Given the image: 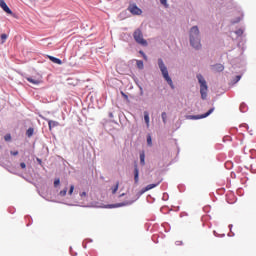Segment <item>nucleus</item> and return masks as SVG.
<instances>
[{
    "instance_id": "obj_1",
    "label": "nucleus",
    "mask_w": 256,
    "mask_h": 256,
    "mask_svg": "<svg viewBox=\"0 0 256 256\" xmlns=\"http://www.w3.org/2000/svg\"><path fill=\"white\" fill-rule=\"evenodd\" d=\"M190 45L194 49H201V38L199 36V27L193 26L190 29Z\"/></svg>"
},
{
    "instance_id": "obj_2",
    "label": "nucleus",
    "mask_w": 256,
    "mask_h": 256,
    "mask_svg": "<svg viewBox=\"0 0 256 256\" xmlns=\"http://www.w3.org/2000/svg\"><path fill=\"white\" fill-rule=\"evenodd\" d=\"M158 66L165 81L168 83V85H170L171 89H175V86L173 85V80L169 76V70H167V66H165L163 59H158Z\"/></svg>"
},
{
    "instance_id": "obj_3",
    "label": "nucleus",
    "mask_w": 256,
    "mask_h": 256,
    "mask_svg": "<svg viewBox=\"0 0 256 256\" xmlns=\"http://www.w3.org/2000/svg\"><path fill=\"white\" fill-rule=\"evenodd\" d=\"M198 82L200 84V95L201 99H207V91H209V87L207 86V81L203 77V75L198 74L197 76Z\"/></svg>"
},
{
    "instance_id": "obj_4",
    "label": "nucleus",
    "mask_w": 256,
    "mask_h": 256,
    "mask_svg": "<svg viewBox=\"0 0 256 256\" xmlns=\"http://www.w3.org/2000/svg\"><path fill=\"white\" fill-rule=\"evenodd\" d=\"M133 38L138 45H142V47H147L148 43L147 40L143 39V32L141 29H136L133 33Z\"/></svg>"
},
{
    "instance_id": "obj_5",
    "label": "nucleus",
    "mask_w": 256,
    "mask_h": 256,
    "mask_svg": "<svg viewBox=\"0 0 256 256\" xmlns=\"http://www.w3.org/2000/svg\"><path fill=\"white\" fill-rule=\"evenodd\" d=\"M128 11L132 14V15H142L143 10H141V8L137 7V4L135 3H131L128 6Z\"/></svg>"
},
{
    "instance_id": "obj_6",
    "label": "nucleus",
    "mask_w": 256,
    "mask_h": 256,
    "mask_svg": "<svg viewBox=\"0 0 256 256\" xmlns=\"http://www.w3.org/2000/svg\"><path fill=\"white\" fill-rule=\"evenodd\" d=\"M0 7L8 15H13V11H11V8H9V6H7V3H5V0H0Z\"/></svg>"
},
{
    "instance_id": "obj_7",
    "label": "nucleus",
    "mask_w": 256,
    "mask_h": 256,
    "mask_svg": "<svg viewBox=\"0 0 256 256\" xmlns=\"http://www.w3.org/2000/svg\"><path fill=\"white\" fill-rule=\"evenodd\" d=\"M214 111H215V108H211L205 114L197 115V116H191V119H205L206 117H209V115H211V113H213Z\"/></svg>"
},
{
    "instance_id": "obj_8",
    "label": "nucleus",
    "mask_w": 256,
    "mask_h": 256,
    "mask_svg": "<svg viewBox=\"0 0 256 256\" xmlns=\"http://www.w3.org/2000/svg\"><path fill=\"white\" fill-rule=\"evenodd\" d=\"M161 182H158L156 184H149L147 185L145 188H143L141 190V195H143V193H147V191H151V189H155V187H158V185L160 184Z\"/></svg>"
},
{
    "instance_id": "obj_9",
    "label": "nucleus",
    "mask_w": 256,
    "mask_h": 256,
    "mask_svg": "<svg viewBox=\"0 0 256 256\" xmlns=\"http://www.w3.org/2000/svg\"><path fill=\"white\" fill-rule=\"evenodd\" d=\"M134 181L135 183H139V167L137 164L134 165Z\"/></svg>"
},
{
    "instance_id": "obj_10",
    "label": "nucleus",
    "mask_w": 256,
    "mask_h": 256,
    "mask_svg": "<svg viewBox=\"0 0 256 256\" xmlns=\"http://www.w3.org/2000/svg\"><path fill=\"white\" fill-rule=\"evenodd\" d=\"M26 80H27L29 83H32V85H40V83H41V78L34 79V78H32V77H27Z\"/></svg>"
},
{
    "instance_id": "obj_11",
    "label": "nucleus",
    "mask_w": 256,
    "mask_h": 256,
    "mask_svg": "<svg viewBox=\"0 0 256 256\" xmlns=\"http://www.w3.org/2000/svg\"><path fill=\"white\" fill-rule=\"evenodd\" d=\"M48 59L52 61V63H55L56 65H63V61L59 58H55L54 56H48Z\"/></svg>"
},
{
    "instance_id": "obj_12",
    "label": "nucleus",
    "mask_w": 256,
    "mask_h": 256,
    "mask_svg": "<svg viewBox=\"0 0 256 256\" xmlns=\"http://www.w3.org/2000/svg\"><path fill=\"white\" fill-rule=\"evenodd\" d=\"M48 127H49V130L51 131L53 128L59 127V122L50 120L48 122Z\"/></svg>"
},
{
    "instance_id": "obj_13",
    "label": "nucleus",
    "mask_w": 256,
    "mask_h": 256,
    "mask_svg": "<svg viewBox=\"0 0 256 256\" xmlns=\"http://www.w3.org/2000/svg\"><path fill=\"white\" fill-rule=\"evenodd\" d=\"M213 69H214V71L221 72L225 69V67L221 64H216V65L213 66Z\"/></svg>"
},
{
    "instance_id": "obj_14",
    "label": "nucleus",
    "mask_w": 256,
    "mask_h": 256,
    "mask_svg": "<svg viewBox=\"0 0 256 256\" xmlns=\"http://www.w3.org/2000/svg\"><path fill=\"white\" fill-rule=\"evenodd\" d=\"M144 121H145L147 127H149V112H147V111L144 112Z\"/></svg>"
},
{
    "instance_id": "obj_15",
    "label": "nucleus",
    "mask_w": 256,
    "mask_h": 256,
    "mask_svg": "<svg viewBox=\"0 0 256 256\" xmlns=\"http://www.w3.org/2000/svg\"><path fill=\"white\" fill-rule=\"evenodd\" d=\"M140 165H145V152L140 153Z\"/></svg>"
},
{
    "instance_id": "obj_16",
    "label": "nucleus",
    "mask_w": 256,
    "mask_h": 256,
    "mask_svg": "<svg viewBox=\"0 0 256 256\" xmlns=\"http://www.w3.org/2000/svg\"><path fill=\"white\" fill-rule=\"evenodd\" d=\"M136 65L138 69H143L144 67L143 60H137Z\"/></svg>"
},
{
    "instance_id": "obj_17",
    "label": "nucleus",
    "mask_w": 256,
    "mask_h": 256,
    "mask_svg": "<svg viewBox=\"0 0 256 256\" xmlns=\"http://www.w3.org/2000/svg\"><path fill=\"white\" fill-rule=\"evenodd\" d=\"M33 133H34V129H33V128H29V129L26 131L27 137H33Z\"/></svg>"
},
{
    "instance_id": "obj_18",
    "label": "nucleus",
    "mask_w": 256,
    "mask_h": 256,
    "mask_svg": "<svg viewBox=\"0 0 256 256\" xmlns=\"http://www.w3.org/2000/svg\"><path fill=\"white\" fill-rule=\"evenodd\" d=\"M119 191V182L116 183V185L112 188V194L115 195Z\"/></svg>"
},
{
    "instance_id": "obj_19",
    "label": "nucleus",
    "mask_w": 256,
    "mask_h": 256,
    "mask_svg": "<svg viewBox=\"0 0 256 256\" xmlns=\"http://www.w3.org/2000/svg\"><path fill=\"white\" fill-rule=\"evenodd\" d=\"M147 144L151 147V145H153V140L151 138V134L147 135Z\"/></svg>"
},
{
    "instance_id": "obj_20",
    "label": "nucleus",
    "mask_w": 256,
    "mask_h": 256,
    "mask_svg": "<svg viewBox=\"0 0 256 256\" xmlns=\"http://www.w3.org/2000/svg\"><path fill=\"white\" fill-rule=\"evenodd\" d=\"M59 195H60V197H65V195H67V188H64L63 190H61L59 192Z\"/></svg>"
},
{
    "instance_id": "obj_21",
    "label": "nucleus",
    "mask_w": 256,
    "mask_h": 256,
    "mask_svg": "<svg viewBox=\"0 0 256 256\" xmlns=\"http://www.w3.org/2000/svg\"><path fill=\"white\" fill-rule=\"evenodd\" d=\"M162 120H163V123H167V113L165 112L162 113Z\"/></svg>"
},
{
    "instance_id": "obj_22",
    "label": "nucleus",
    "mask_w": 256,
    "mask_h": 256,
    "mask_svg": "<svg viewBox=\"0 0 256 256\" xmlns=\"http://www.w3.org/2000/svg\"><path fill=\"white\" fill-rule=\"evenodd\" d=\"M60 184H61V180L59 178L54 180V187H57Z\"/></svg>"
},
{
    "instance_id": "obj_23",
    "label": "nucleus",
    "mask_w": 256,
    "mask_h": 256,
    "mask_svg": "<svg viewBox=\"0 0 256 256\" xmlns=\"http://www.w3.org/2000/svg\"><path fill=\"white\" fill-rule=\"evenodd\" d=\"M73 191H75V186L71 185L68 194L73 195Z\"/></svg>"
},
{
    "instance_id": "obj_24",
    "label": "nucleus",
    "mask_w": 256,
    "mask_h": 256,
    "mask_svg": "<svg viewBox=\"0 0 256 256\" xmlns=\"http://www.w3.org/2000/svg\"><path fill=\"white\" fill-rule=\"evenodd\" d=\"M1 41H2V43H5V41H7V34L1 35Z\"/></svg>"
},
{
    "instance_id": "obj_25",
    "label": "nucleus",
    "mask_w": 256,
    "mask_h": 256,
    "mask_svg": "<svg viewBox=\"0 0 256 256\" xmlns=\"http://www.w3.org/2000/svg\"><path fill=\"white\" fill-rule=\"evenodd\" d=\"M122 97L126 100V101H129V96H127V94H125V92L121 91L120 92Z\"/></svg>"
},
{
    "instance_id": "obj_26",
    "label": "nucleus",
    "mask_w": 256,
    "mask_h": 256,
    "mask_svg": "<svg viewBox=\"0 0 256 256\" xmlns=\"http://www.w3.org/2000/svg\"><path fill=\"white\" fill-rule=\"evenodd\" d=\"M161 5H164V7H169L167 4V0H160Z\"/></svg>"
},
{
    "instance_id": "obj_27",
    "label": "nucleus",
    "mask_w": 256,
    "mask_h": 256,
    "mask_svg": "<svg viewBox=\"0 0 256 256\" xmlns=\"http://www.w3.org/2000/svg\"><path fill=\"white\" fill-rule=\"evenodd\" d=\"M4 139H5V141H10L11 140V134H6L4 136Z\"/></svg>"
},
{
    "instance_id": "obj_28",
    "label": "nucleus",
    "mask_w": 256,
    "mask_h": 256,
    "mask_svg": "<svg viewBox=\"0 0 256 256\" xmlns=\"http://www.w3.org/2000/svg\"><path fill=\"white\" fill-rule=\"evenodd\" d=\"M20 167H21V169H26L27 165L25 164V162H21Z\"/></svg>"
},
{
    "instance_id": "obj_29",
    "label": "nucleus",
    "mask_w": 256,
    "mask_h": 256,
    "mask_svg": "<svg viewBox=\"0 0 256 256\" xmlns=\"http://www.w3.org/2000/svg\"><path fill=\"white\" fill-rule=\"evenodd\" d=\"M10 153H11V155H13L14 157L17 156V155H19V151H14V152L11 151Z\"/></svg>"
},
{
    "instance_id": "obj_30",
    "label": "nucleus",
    "mask_w": 256,
    "mask_h": 256,
    "mask_svg": "<svg viewBox=\"0 0 256 256\" xmlns=\"http://www.w3.org/2000/svg\"><path fill=\"white\" fill-rule=\"evenodd\" d=\"M80 197H87V192H82V193L80 194Z\"/></svg>"
},
{
    "instance_id": "obj_31",
    "label": "nucleus",
    "mask_w": 256,
    "mask_h": 256,
    "mask_svg": "<svg viewBox=\"0 0 256 256\" xmlns=\"http://www.w3.org/2000/svg\"><path fill=\"white\" fill-rule=\"evenodd\" d=\"M239 81H241V76L238 75V76H236V83Z\"/></svg>"
},
{
    "instance_id": "obj_32",
    "label": "nucleus",
    "mask_w": 256,
    "mask_h": 256,
    "mask_svg": "<svg viewBox=\"0 0 256 256\" xmlns=\"http://www.w3.org/2000/svg\"><path fill=\"white\" fill-rule=\"evenodd\" d=\"M142 57H143V59H144L145 61H147V55H146V54H143Z\"/></svg>"
},
{
    "instance_id": "obj_33",
    "label": "nucleus",
    "mask_w": 256,
    "mask_h": 256,
    "mask_svg": "<svg viewBox=\"0 0 256 256\" xmlns=\"http://www.w3.org/2000/svg\"><path fill=\"white\" fill-rule=\"evenodd\" d=\"M115 207H123V204H117Z\"/></svg>"
},
{
    "instance_id": "obj_34",
    "label": "nucleus",
    "mask_w": 256,
    "mask_h": 256,
    "mask_svg": "<svg viewBox=\"0 0 256 256\" xmlns=\"http://www.w3.org/2000/svg\"><path fill=\"white\" fill-rule=\"evenodd\" d=\"M139 53H140V55H145V52H143V51H140Z\"/></svg>"
},
{
    "instance_id": "obj_35",
    "label": "nucleus",
    "mask_w": 256,
    "mask_h": 256,
    "mask_svg": "<svg viewBox=\"0 0 256 256\" xmlns=\"http://www.w3.org/2000/svg\"><path fill=\"white\" fill-rule=\"evenodd\" d=\"M38 163H41V159L37 158Z\"/></svg>"
},
{
    "instance_id": "obj_36",
    "label": "nucleus",
    "mask_w": 256,
    "mask_h": 256,
    "mask_svg": "<svg viewBox=\"0 0 256 256\" xmlns=\"http://www.w3.org/2000/svg\"><path fill=\"white\" fill-rule=\"evenodd\" d=\"M240 109H243V105L240 106Z\"/></svg>"
}]
</instances>
